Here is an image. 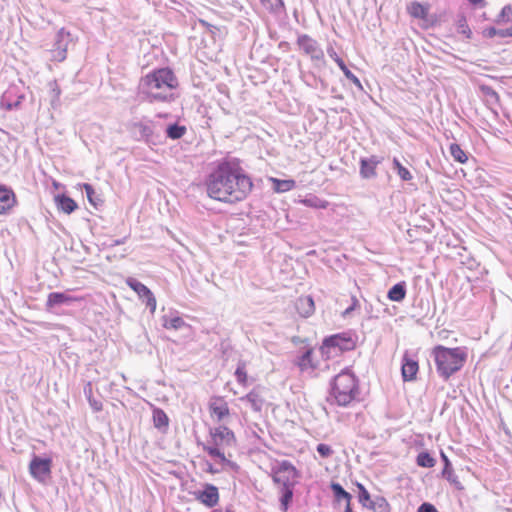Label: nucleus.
<instances>
[{
  "label": "nucleus",
  "instance_id": "nucleus-1",
  "mask_svg": "<svg viewBox=\"0 0 512 512\" xmlns=\"http://www.w3.org/2000/svg\"><path fill=\"white\" fill-rule=\"evenodd\" d=\"M207 195L225 203H237L246 199L253 188L251 178L236 158L218 161L205 178Z\"/></svg>",
  "mask_w": 512,
  "mask_h": 512
},
{
  "label": "nucleus",
  "instance_id": "nucleus-2",
  "mask_svg": "<svg viewBox=\"0 0 512 512\" xmlns=\"http://www.w3.org/2000/svg\"><path fill=\"white\" fill-rule=\"evenodd\" d=\"M178 80L170 68H159L140 79L138 90L140 97L149 103H170L175 100L173 90Z\"/></svg>",
  "mask_w": 512,
  "mask_h": 512
},
{
  "label": "nucleus",
  "instance_id": "nucleus-3",
  "mask_svg": "<svg viewBox=\"0 0 512 512\" xmlns=\"http://www.w3.org/2000/svg\"><path fill=\"white\" fill-rule=\"evenodd\" d=\"M271 477L280 494V510L287 512L293 500L294 488L298 484L300 472L290 461L282 460L271 467Z\"/></svg>",
  "mask_w": 512,
  "mask_h": 512
},
{
  "label": "nucleus",
  "instance_id": "nucleus-4",
  "mask_svg": "<svg viewBox=\"0 0 512 512\" xmlns=\"http://www.w3.org/2000/svg\"><path fill=\"white\" fill-rule=\"evenodd\" d=\"M432 356L437 373L444 381H447L453 374L461 370L467 359L464 348H448L443 345L435 346L432 350Z\"/></svg>",
  "mask_w": 512,
  "mask_h": 512
},
{
  "label": "nucleus",
  "instance_id": "nucleus-5",
  "mask_svg": "<svg viewBox=\"0 0 512 512\" xmlns=\"http://www.w3.org/2000/svg\"><path fill=\"white\" fill-rule=\"evenodd\" d=\"M358 395V379L351 371L345 369L333 378L327 400L332 404L346 407Z\"/></svg>",
  "mask_w": 512,
  "mask_h": 512
},
{
  "label": "nucleus",
  "instance_id": "nucleus-6",
  "mask_svg": "<svg viewBox=\"0 0 512 512\" xmlns=\"http://www.w3.org/2000/svg\"><path fill=\"white\" fill-rule=\"evenodd\" d=\"M355 346L356 341L352 337L351 333L343 332L324 338L321 349L326 353H329L331 348L344 352L353 350Z\"/></svg>",
  "mask_w": 512,
  "mask_h": 512
},
{
  "label": "nucleus",
  "instance_id": "nucleus-7",
  "mask_svg": "<svg viewBox=\"0 0 512 512\" xmlns=\"http://www.w3.org/2000/svg\"><path fill=\"white\" fill-rule=\"evenodd\" d=\"M52 459L33 455L29 463V473L39 483L45 484L51 477Z\"/></svg>",
  "mask_w": 512,
  "mask_h": 512
},
{
  "label": "nucleus",
  "instance_id": "nucleus-8",
  "mask_svg": "<svg viewBox=\"0 0 512 512\" xmlns=\"http://www.w3.org/2000/svg\"><path fill=\"white\" fill-rule=\"evenodd\" d=\"M297 45L304 54L310 56L312 61H324V52L319 43L308 34H301L297 38Z\"/></svg>",
  "mask_w": 512,
  "mask_h": 512
},
{
  "label": "nucleus",
  "instance_id": "nucleus-9",
  "mask_svg": "<svg viewBox=\"0 0 512 512\" xmlns=\"http://www.w3.org/2000/svg\"><path fill=\"white\" fill-rule=\"evenodd\" d=\"M195 500L207 508L215 507L219 502L218 488L210 483H204L201 490L193 492Z\"/></svg>",
  "mask_w": 512,
  "mask_h": 512
},
{
  "label": "nucleus",
  "instance_id": "nucleus-10",
  "mask_svg": "<svg viewBox=\"0 0 512 512\" xmlns=\"http://www.w3.org/2000/svg\"><path fill=\"white\" fill-rule=\"evenodd\" d=\"M210 437V442L223 448L234 446L236 443V438L233 431L225 425H220L214 429H211Z\"/></svg>",
  "mask_w": 512,
  "mask_h": 512
},
{
  "label": "nucleus",
  "instance_id": "nucleus-11",
  "mask_svg": "<svg viewBox=\"0 0 512 512\" xmlns=\"http://www.w3.org/2000/svg\"><path fill=\"white\" fill-rule=\"evenodd\" d=\"M383 161V157L372 155L360 159L359 174L363 179H374L377 177L376 168Z\"/></svg>",
  "mask_w": 512,
  "mask_h": 512
},
{
  "label": "nucleus",
  "instance_id": "nucleus-12",
  "mask_svg": "<svg viewBox=\"0 0 512 512\" xmlns=\"http://www.w3.org/2000/svg\"><path fill=\"white\" fill-rule=\"evenodd\" d=\"M132 132L138 141L149 142L153 136V122L151 120H142L132 123Z\"/></svg>",
  "mask_w": 512,
  "mask_h": 512
},
{
  "label": "nucleus",
  "instance_id": "nucleus-13",
  "mask_svg": "<svg viewBox=\"0 0 512 512\" xmlns=\"http://www.w3.org/2000/svg\"><path fill=\"white\" fill-rule=\"evenodd\" d=\"M419 370L418 361L413 359L408 353L402 358L401 373L404 381H413L416 379Z\"/></svg>",
  "mask_w": 512,
  "mask_h": 512
},
{
  "label": "nucleus",
  "instance_id": "nucleus-14",
  "mask_svg": "<svg viewBox=\"0 0 512 512\" xmlns=\"http://www.w3.org/2000/svg\"><path fill=\"white\" fill-rule=\"evenodd\" d=\"M16 204V196L11 188L0 185V215L7 214Z\"/></svg>",
  "mask_w": 512,
  "mask_h": 512
},
{
  "label": "nucleus",
  "instance_id": "nucleus-15",
  "mask_svg": "<svg viewBox=\"0 0 512 512\" xmlns=\"http://www.w3.org/2000/svg\"><path fill=\"white\" fill-rule=\"evenodd\" d=\"M76 299L65 293V292H51L48 294L47 301H46V310L52 311L55 307L61 306V305H70L73 301Z\"/></svg>",
  "mask_w": 512,
  "mask_h": 512
},
{
  "label": "nucleus",
  "instance_id": "nucleus-16",
  "mask_svg": "<svg viewBox=\"0 0 512 512\" xmlns=\"http://www.w3.org/2000/svg\"><path fill=\"white\" fill-rule=\"evenodd\" d=\"M327 53L328 55L336 62V64L338 65V67L341 69V71L343 72V74L345 75V77L350 80L356 87H358L360 90H363V87H362V84L360 82V80L358 79V77L353 74L349 69L348 67L346 66L345 62L343 61L342 58H340L338 56V54L336 53V51L333 49V48H329L327 50Z\"/></svg>",
  "mask_w": 512,
  "mask_h": 512
},
{
  "label": "nucleus",
  "instance_id": "nucleus-17",
  "mask_svg": "<svg viewBox=\"0 0 512 512\" xmlns=\"http://www.w3.org/2000/svg\"><path fill=\"white\" fill-rule=\"evenodd\" d=\"M70 38V33L66 31L64 28H61L57 35L55 41V51L57 55L55 56L59 61H62L66 58L67 44Z\"/></svg>",
  "mask_w": 512,
  "mask_h": 512
},
{
  "label": "nucleus",
  "instance_id": "nucleus-18",
  "mask_svg": "<svg viewBox=\"0 0 512 512\" xmlns=\"http://www.w3.org/2000/svg\"><path fill=\"white\" fill-rule=\"evenodd\" d=\"M441 459L444 463V467L442 470V477L445 478L447 481H449L452 485H454L456 489H458V490L464 489L463 485L458 480V477L454 474L452 464H451L449 458L442 451H441Z\"/></svg>",
  "mask_w": 512,
  "mask_h": 512
},
{
  "label": "nucleus",
  "instance_id": "nucleus-19",
  "mask_svg": "<svg viewBox=\"0 0 512 512\" xmlns=\"http://www.w3.org/2000/svg\"><path fill=\"white\" fill-rule=\"evenodd\" d=\"M296 310L302 317H309L315 311L314 300L311 296H303L296 301Z\"/></svg>",
  "mask_w": 512,
  "mask_h": 512
},
{
  "label": "nucleus",
  "instance_id": "nucleus-20",
  "mask_svg": "<svg viewBox=\"0 0 512 512\" xmlns=\"http://www.w3.org/2000/svg\"><path fill=\"white\" fill-rule=\"evenodd\" d=\"M54 201L57 208L66 214H71L78 208L77 203L65 194H57L54 197Z\"/></svg>",
  "mask_w": 512,
  "mask_h": 512
},
{
  "label": "nucleus",
  "instance_id": "nucleus-21",
  "mask_svg": "<svg viewBox=\"0 0 512 512\" xmlns=\"http://www.w3.org/2000/svg\"><path fill=\"white\" fill-rule=\"evenodd\" d=\"M153 425L160 432H166L169 427V418L167 414L158 407H153L152 411Z\"/></svg>",
  "mask_w": 512,
  "mask_h": 512
},
{
  "label": "nucleus",
  "instance_id": "nucleus-22",
  "mask_svg": "<svg viewBox=\"0 0 512 512\" xmlns=\"http://www.w3.org/2000/svg\"><path fill=\"white\" fill-rule=\"evenodd\" d=\"M209 408L212 415L216 416L218 421L223 420L230 413L227 402L222 398H217L215 401L211 402Z\"/></svg>",
  "mask_w": 512,
  "mask_h": 512
},
{
  "label": "nucleus",
  "instance_id": "nucleus-23",
  "mask_svg": "<svg viewBox=\"0 0 512 512\" xmlns=\"http://www.w3.org/2000/svg\"><path fill=\"white\" fill-rule=\"evenodd\" d=\"M407 293V285L405 281H401L393 285L387 293V298L393 302H401L405 299Z\"/></svg>",
  "mask_w": 512,
  "mask_h": 512
},
{
  "label": "nucleus",
  "instance_id": "nucleus-24",
  "mask_svg": "<svg viewBox=\"0 0 512 512\" xmlns=\"http://www.w3.org/2000/svg\"><path fill=\"white\" fill-rule=\"evenodd\" d=\"M260 3L269 13L275 16L286 14V7L283 0H260Z\"/></svg>",
  "mask_w": 512,
  "mask_h": 512
},
{
  "label": "nucleus",
  "instance_id": "nucleus-25",
  "mask_svg": "<svg viewBox=\"0 0 512 512\" xmlns=\"http://www.w3.org/2000/svg\"><path fill=\"white\" fill-rule=\"evenodd\" d=\"M162 325L165 329L170 330H181L183 328L189 327V325L183 320V318L177 315L173 317L164 315L162 317Z\"/></svg>",
  "mask_w": 512,
  "mask_h": 512
},
{
  "label": "nucleus",
  "instance_id": "nucleus-26",
  "mask_svg": "<svg viewBox=\"0 0 512 512\" xmlns=\"http://www.w3.org/2000/svg\"><path fill=\"white\" fill-rule=\"evenodd\" d=\"M312 354V349H307L295 360V364L301 371H306L308 369L313 370L315 368L312 360Z\"/></svg>",
  "mask_w": 512,
  "mask_h": 512
},
{
  "label": "nucleus",
  "instance_id": "nucleus-27",
  "mask_svg": "<svg viewBox=\"0 0 512 512\" xmlns=\"http://www.w3.org/2000/svg\"><path fill=\"white\" fill-rule=\"evenodd\" d=\"M186 132V126L180 125L177 122L167 125L165 129L166 137L171 140H178L182 138L186 134Z\"/></svg>",
  "mask_w": 512,
  "mask_h": 512
},
{
  "label": "nucleus",
  "instance_id": "nucleus-28",
  "mask_svg": "<svg viewBox=\"0 0 512 512\" xmlns=\"http://www.w3.org/2000/svg\"><path fill=\"white\" fill-rule=\"evenodd\" d=\"M241 400L247 401L255 412L262 410L264 400L260 394L254 390L250 391L245 397L241 398Z\"/></svg>",
  "mask_w": 512,
  "mask_h": 512
},
{
  "label": "nucleus",
  "instance_id": "nucleus-29",
  "mask_svg": "<svg viewBox=\"0 0 512 512\" xmlns=\"http://www.w3.org/2000/svg\"><path fill=\"white\" fill-rule=\"evenodd\" d=\"M330 489L337 502H340L342 500H344L346 503L351 502L352 495L349 492H347L340 483L331 482Z\"/></svg>",
  "mask_w": 512,
  "mask_h": 512
},
{
  "label": "nucleus",
  "instance_id": "nucleus-30",
  "mask_svg": "<svg viewBox=\"0 0 512 512\" xmlns=\"http://www.w3.org/2000/svg\"><path fill=\"white\" fill-rule=\"evenodd\" d=\"M83 188L85 190L87 199L91 205H93L95 208H98L99 206L103 205L104 201L102 200L100 195H98L95 192V190L91 184L85 183V184H83Z\"/></svg>",
  "mask_w": 512,
  "mask_h": 512
},
{
  "label": "nucleus",
  "instance_id": "nucleus-31",
  "mask_svg": "<svg viewBox=\"0 0 512 512\" xmlns=\"http://www.w3.org/2000/svg\"><path fill=\"white\" fill-rule=\"evenodd\" d=\"M271 180L273 182V188L276 192L290 191L296 185V182L292 179L281 180V179H277V178H272Z\"/></svg>",
  "mask_w": 512,
  "mask_h": 512
},
{
  "label": "nucleus",
  "instance_id": "nucleus-32",
  "mask_svg": "<svg viewBox=\"0 0 512 512\" xmlns=\"http://www.w3.org/2000/svg\"><path fill=\"white\" fill-rule=\"evenodd\" d=\"M367 508L373 510L374 512H388L389 503L384 497L377 496L372 499V501H370Z\"/></svg>",
  "mask_w": 512,
  "mask_h": 512
},
{
  "label": "nucleus",
  "instance_id": "nucleus-33",
  "mask_svg": "<svg viewBox=\"0 0 512 512\" xmlns=\"http://www.w3.org/2000/svg\"><path fill=\"white\" fill-rule=\"evenodd\" d=\"M223 447L213 444L212 442H208V444L203 446V450L207 452L211 457L218 458L219 462L227 461L225 454L222 452Z\"/></svg>",
  "mask_w": 512,
  "mask_h": 512
},
{
  "label": "nucleus",
  "instance_id": "nucleus-34",
  "mask_svg": "<svg viewBox=\"0 0 512 512\" xmlns=\"http://www.w3.org/2000/svg\"><path fill=\"white\" fill-rule=\"evenodd\" d=\"M137 295L141 300H144V297L148 296V309L153 314L156 310L157 302L152 291L146 285H144V287H142Z\"/></svg>",
  "mask_w": 512,
  "mask_h": 512
},
{
  "label": "nucleus",
  "instance_id": "nucleus-35",
  "mask_svg": "<svg viewBox=\"0 0 512 512\" xmlns=\"http://www.w3.org/2000/svg\"><path fill=\"white\" fill-rule=\"evenodd\" d=\"M416 463L420 467L431 468L435 465L436 460L431 456L429 452L423 451L417 455Z\"/></svg>",
  "mask_w": 512,
  "mask_h": 512
},
{
  "label": "nucleus",
  "instance_id": "nucleus-36",
  "mask_svg": "<svg viewBox=\"0 0 512 512\" xmlns=\"http://www.w3.org/2000/svg\"><path fill=\"white\" fill-rule=\"evenodd\" d=\"M393 169L396 170L401 180L410 181L413 179L411 172L405 168L397 158L393 159Z\"/></svg>",
  "mask_w": 512,
  "mask_h": 512
},
{
  "label": "nucleus",
  "instance_id": "nucleus-37",
  "mask_svg": "<svg viewBox=\"0 0 512 512\" xmlns=\"http://www.w3.org/2000/svg\"><path fill=\"white\" fill-rule=\"evenodd\" d=\"M450 153L454 160L459 163H465L468 159L466 153L456 143L450 145Z\"/></svg>",
  "mask_w": 512,
  "mask_h": 512
},
{
  "label": "nucleus",
  "instance_id": "nucleus-38",
  "mask_svg": "<svg viewBox=\"0 0 512 512\" xmlns=\"http://www.w3.org/2000/svg\"><path fill=\"white\" fill-rule=\"evenodd\" d=\"M409 13L415 18L423 19L427 15V10L419 2H412L409 7Z\"/></svg>",
  "mask_w": 512,
  "mask_h": 512
},
{
  "label": "nucleus",
  "instance_id": "nucleus-39",
  "mask_svg": "<svg viewBox=\"0 0 512 512\" xmlns=\"http://www.w3.org/2000/svg\"><path fill=\"white\" fill-rule=\"evenodd\" d=\"M456 24L459 33L465 35L467 38L471 37L472 32L467 24L466 17L463 14L458 15Z\"/></svg>",
  "mask_w": 512,
  "mask_h": 512
},
{
  "label": "nucleus",
  "instance_id": "nucleus-40",
  "mask_svg": "<svg viewBox=\"0 0 512 512\" xmlns=\"http://www.w3.org/2000/svg\"><path fill=\"white\" fill-rule=\"evenodd\" d=\"M235 377L239 384H245L247 381L246 363L240 360L235 370Z\"/></svg>",
  "mask_w": 512,
  "mask_h": 512
},
{
  "label": "nucleus",
  "instance_id": "nucleus-41",
  "mask_svg": "<svg viewBox=\"0 0 512 512\" xmlns=\"http://www.w3.org/2000/svg\"><path fill=\"white\" fill-rule=\"evenodd\" d=\"M359 502L364 506L368 507L370 501H372L370 493L361 483L357 484Z\"/></svg>",
  "mask_w": 512,
  "mask_h": 512
},
{
  "label": "nucleus",
  "instance_id": "nucleus-42",
  "mask_svg": "<svg viewBox=\"0 0 512 512\" xmlns=\"http://www.w3.org/2000/svg\"><path fill=\"white\" fill-rule=\"evenodd\" d=\"M511 16H512V6L509 5V4L505 5L502 8V10L499 13V15L497 16L496 22L497 23L508 22V21H510Z\"/></svg>",
  "mask_w": 512,
  "mask_h": 512
},
{
  "label": "nucleus",
  "instance_id": "nucleus-43",
  "mask_svg": "<svg viewBox=\"0 0 512 512\" xmlns=\"http://www.w3.org/2000/svg\"><path fill=\"white\" fill-rule=\"evenodd\" d=\"M480 90L483 93V95L489 98L490 100H493L496 103L499 101L498 93L491 86L481 85Z\"/></svg>",
  "mask_w": 512,
  "mask_h": 512
},
{
  "label": "nucleus",
  "instance_id": "nucleus-44",
  "mask_svg": "<svg viewBox=\"0 0 512 512\" xmlns=\"http://www.w3.org/2000/svg\"><path fill=\"white\" fill-rule=\"evenodd\" d=\"M50 94H51V105L54 106L55 103L59 100L61 90L57 85L56 81L50 82Z\"/></svg>",
  "mask_w": 512,
  "mask_h": 512
},
{
  "label": "nucleus",
  "instance_id": "nucleus-45",
  "mask_svg": "<svg viewBox=\"0 0 512 512\" xmlns=\"http://www.w3.org/2000/svg\"><path fill=\"white\" fill-rule=\"evenodd\" d=\"M23 99H24V96H23V95H21V96H19V97L17 98V100H16V101H14V102H10V101L8 100V92H6V93L3 95V98H2V104H6V105H7V108H8L9 110H12V109H16V108H18V107L20 106V104H21V102H22V100H23Z\"/></svg>",
  "mask_w": 512,
  "mask_h": 512
},
{
  "label": "nucleus",
  "instance_id": "nucleus-46",
  "mask_svg": "<svg viewBox=\"0 0 512 512\" xmlns=\"http://www.w3.org/2000/svg\"><path fill=\"white\" fill-rule=\"evenodd\" d=\"M316 450L322 458H328L333 454L332 448L324 443L318 444Z\"/></svg>",
  "mask_w": 512,
  "mask_h": 512
},
{
  "label": "nucleus",
  "instance_id": "nucleus-47",
  "mask_svg": "<svg viewBox=\"0 0 512 512\" xmlns=\"http://www.w3.org/2000/svg\"><path fill=\"white\" fill-rule=\"evenodd\" d=\"M128 287H130L134 292L139 293V291L144 287V284L138 281L136 278L128 277L125 281Z\"/></svg>",
  "mask_w": 512,
  "mask_h": 512
},
{
  "label": "nucleus",
  "instance_id": "nucleus-48",
  "mask_svg": "<svg viewBox=\"0 0 512 512\" xmlns=\"http://www.w3.org/2000/svg\"><path fill=\"white\" fill-rule=\"evenodd\" d=\"M417 512H438V510L433 504L424 502L418 507Z\"/></svg>",
  "mask_w": 512,
  "mask_h": 512
},
{
  "label": "nucleus",
  "instance_id": "nucleus-49",
  "mask_svg": "<svg viewBox=\"0 0 512 512\" xmlns=\"http://www.w3.org/2000/svg\"><path fill=\"white\" fill-rule=\"evenodd\" d=\"M88 401L94 411L98 412L102 410V403L100 401H97L90 396L88 397Z\"/></svg>",
  "mask_w": 512,
  "mask_h": 512
},
{
  "label": "nucleus",
  "instance_id": "nucleus-50",
  "mask_svg": "<svg viewBox=\"0 0 512 512\" xmlns=\"http://www.w3.org/2000/svg\"><path fill=\"white\" fill-rule=\"evenodd\" d=\"M497 33H498L497 28L492 27V26L484 29V31H483V35L487 38H493V37L497 36Z\"/></svg>",
  "mask_w": 512,
  "mask_h": 512
},
{
  "label": "nucleus",
  "instance_id": "nucleus-51",
  "mask_svg": "<svg viewBox=\"0 0 512 512\" xmlns=\"http://www.w3.org/2000/svg\"><path fill=\"white\" fill-rule=\"evenodd\" d=\"M357 305H358L357 298L352 297V304L348 308H346V310L343 312V316L344 317L348 316L356 308Z\"/></svg>",
  "mask_w": 512,
  "mask_h": 512
},
{
  "label": "nucleus",
  "instance_id": "nucleus-52",
  "mask_svg": "<svg viewBox=\"0 0 512 512\" xmlns=\"http://www.w3.org/2000/svg\"><path fill=\"white\" fill-rule=\"evenodd\" d=\"M205 471L210 474H218L220 473L221 469L214 467V465L211 464L210 462H206Z\"/></svg>",
  "mask_w": 512,
  "mask_h": 512
},
{
  "label": "nucleus",
  "instance_id": "nucleus-53",
  "mask_svg": "<svg viewBox=\"0 0 512 512\" xmlns=\"http://www.w3.org/2000/svg\"><path fill=\"white\" fill-rule=\"evenodd\" d=\"M497 36L500 38H506L509 37V31L508 28L505 29H497Z\"/></svg>",
  "mask_w": 512,
  "mask_h": 512
},
{
  "label": "nucleus",
  "instance_id": "nucleus-54",
  "mask_svg": "<svg viewBox=\"0 0 512 512\" xmlns=\"http://www.w3.org/2000/svg\"><path fill=\"white\" fill-rule=\"evenodd\" d=\"M127 240V237H123L121 239H115L113 240V242L110 244L111 247H114V246H118V245H122L126 242Z\"/></svg>",
  "mask_w": 512,
  "mask_h": 512
},
{
  "label": "nucleus",
  "instance_id": "nucleus-55",
  "mask_svg": "<svg viewBox=\"0 0 512 512\" xmlns=\"http://www.w3.org/2000/svg\"><path fill=\"white\" fill-rule=\"evenodd\" d=\"M84 393H85V395L87 396V398H88L89 396H90V397H92V385H91V383H90V382L85 386V388H84Z\"/></svg>",
  "mask_w": 512,
  "mask_h": 512
},
{
  "label": "nucleus",
  "instance_id": "nucleus-56",
  "mask_svg": "<svg viewBox=\"0 0 512 512\" xmlns=\"http://www.w3.org/2000/svg\"><path fill=\"white\" fill-rule=\"evenodd\" d=\"M222 464L227 465V466H229L231 468H236L237 467V464L235 462L230 461L228 459H227V461H222Z\"/></svg>",
  "mask_w": 512,
  "mask_h": 512
},
{
  "label": "nucleus",
  "instance_id": "nucleus-57",
  "mask_svg": "<svg viewBox=\"0 0 512 512\" xmlns=\"http://www.w3.org/2000/svg\"><path fill=\"white\" fill-rule=\"evenodd\" d=\"M470 4L477 6L484 3V0H468Z\"/></svg>",
  "mask_w": 512,
  "mask_h": 512
},
{
  "label": "nucleus",
  "instance_id": "nucleus-58",
  "mask_svg": "<svg viewBox=\"0 0 512 512\" xmlns=\"http://www.w3.org/2000/svg\"><path fill=\"white\" fill-rule=\"evenodd\" d=\"M344 512H353V510H352V508H351V502H347V503H346V506H345Z\"/></svg>",
  "mask_w": 512,
  "mask_h": 512
},
{
  "label": "nucleus",
  "instance_id": "nucleus-59",
  "mask_svg": "<svg viewBox=\"0 0 512 512\" xmlns=\"http://www.w3.org/2000/svg\"><path fill=\"white\" fill-rule=\"evenodd\" d=\"M305 203L308 204L309 206H316V204L314 203V201L312 199L305 200Z\"/></svg>",
  "mask_w": 512,
  "mask_h": 512
},
{
  "label": "nucleus",
  "instance_id": "nucleus-60",
  "mask_svg": "<svg viewBox=\"0 0 512 512\" xmlns=\"http://www.w3.org/2000/svg\"><path fill=\"white\" fill-rule=\"evenodd\" d=\"M142 301L145 303L146 307L148 308V296H145L144 300H142Z\"/></svg>",
  "mask_w": 512,
  "mask_h": 512
},
{
  "label": "nucleus",
  "instance_id": "nucleus-61",
  "mask_svg": "<svg viewBox=\"0 0 512 512\" xmlns=\"http://www.w3.org/2000/svg\"><path fill=\"white\" fill-rule=\"evenodd\" d=\"M509 31V37H512V26L508 28Z\"/></svg>",
  "mask_w": 512,
  "mask_h": 512
},
{
  "label": "nucleus",
  "instance_id": "nucleus-62",
  "mask_svg": "<svg viewBox=\"0 0 512 512\" xmlns=\"http://www.w3.org/2000/svg\"><path fill=\"white\" fill-rule=\"evenodd\" d=\"M424 304V301L423 299L420 300V305H423Z\"/></svg>",
  "mask_w": 512,
  "mask_h": 512
}]
</instances>
